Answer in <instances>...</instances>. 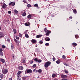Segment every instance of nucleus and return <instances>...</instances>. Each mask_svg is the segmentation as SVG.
Wrapping results in <instances>:
<instances>
[{
	"instance_id": "1",
	"label": "nucleus",
	"mask_w": 80,
	"mask_h": 80,
	"mask_svg": "<svg viewBox=\"0 0 80 80\" xmlns=\"http://www.w3.org/2000/svg\"><path fill=\"white\" fill-rule=\"evenodd\" d=\"M50 64H51V62L49 61L47 62L44 64V67L45 68H47L48 67H49L50 65Z\"/></svg>"
},
{
	"instance_id": "2",
	"label": "nucleus",
	"mask_w": 80,
	"mask_h": 80,
	"mask_svg": "<svg viewBox=\"0 0 80 80\" xmlns=\"http://www.w3.org/2000/svg\"><path fill=\"white\" fill-rule=\"evenodd\" d=\"M32 73V71L31 69H27L25 71V74H27V73Z\"/></svg>"
},
{
	"instance_id": "3",
	"label": "nucleus",
	"mask_w": 80,
	"mask_h": 80,
	"mask_svg": "<svg viewBox=\"0 0 80 80\" xmlns=\"http://www.w3.org/2000/svg\"><path fill=\"white\" fill-rule=\"evenodd\" d=\"M15 5V2H11L9 3V5L10 6H12V7H13Z\"/></svg>"
},
{
	"instance_id": "4",
	"label": "nucleus",
	"mask_w": 80,
	"mask_h": 80,
	"mask_svg": "<svg viewBox=\"0 0 80 80\" xmlns=\"http://www.w3.org/2000/svg\"><path fill=\"white\" fill-rule=\"evenodd\" d=\"M2 72L3 74H6L8 73V70L7 69H3L2 70Z\"/></svg>"
},
{
	"instance_id": "5",
	"label": "nucleus",
	"mask_w": 80,
	"mask_h": 80,
	"mask_svg": "<svg viewBox=\"0 0 80 80\" xmlns=\"http://www.w3.org/2000/svg\"><path fill=\"white\" fill-rule=\"evenodd\" d=\"M61 77L62 78H67L68 76H67L63 74H61Z\"/></svg>"
},
{
	"instance_id": "6",
	"label": "nucleus",
	"mask_w": 80,
	"mask_h": 80,
	"mask_svg": "<svg viewBox=\"0 0 80 80\" xmlns=\"http://www.w3.org/2000/svg\"><path fill=\"white\" fill-rule=\"evenodd\" d=\"M32 43L33 44V43H37V40L34 39H32V40H31Z\"/></svg>"
},
{
	"instance_id": "7",
	"label": "nucleus",
	"mask_w": 80,
	"mask_h": 80,
	"mask_svg": "<svg viewBox=\"0 0 80 80\" xmlns=\"http://www.w3.org/2000/svg\"><path fill=\"white\" fill-rule=\"evenodd\" d=\"M51 33V31L48 30H47L46 32V33L45 34V35H46V36H49L50 35V33Z\"/></svg>"
},
{
	"instance_id": "8",
	"label": "nucleus",
	"mask_w": 80,
	"mask_h": 80,
	"mask_svg": "<svg viewBox=\"0 0 80 80\" xmlns=\"http://www.w3.org/2000/svg\"><path fill=\"white\" fill-rule=\"evenodd\" d=\"M13 32H14V34H13L14 37H15V35H16V34H17V30H16V29L15 28L13 29Z\"/></svg>"
},
{
	"instance_id": "9",
	"label": "nucleus",
	"mask_w": 80,
	"mask_h": 80,
	"mask_svg": "<svg viewBox=\"0 0 80 80\" xmlns=\"http://www.w3.org/2000/svg\"><path fill=\"white\" fill-rule=\"evenodd\" d=\"M2 8H4V9H5V8H7V5L5 3H3V5H2Z\"/></svg>"
},
{
	"instance_id": "10",
	"label": "nucleus",
	"mask_w": 80,
	"mask_h": 80,
	"mask_svg": "<svg viewBox=\"0 0 80 80\" xmlns=\"http://www.w3.org/2000/svg\"><path fill=\"white\" fill-rule=\"evenodd\" d=\"M4 34H3V32H0V38H3Z\"/></svg>"
},
{
	"instance_id": "11",
	"label": "nucleus",
	"mask_w": 80,
	"mask_h": 80,
	"mask_svg": "<svg viewBox=\"0 0 80 80\" xmlns=\"http://www.w3.org/2000/svg\"><path fill=\"white\" fill-rule=\"evenodd\" d=\"M0 78H1V79H3V74L1 73H0ZM0 78V80H2Z\"/></svg>"
},
{
	"instance_id": "12",
	"label": "nucleus",
	"mask_w": 80,
	"mask_h": 80,
	"mask_svg": "<svg viewBox=\"0 0 80 80\" xmlns=\"http://www.w3.org/2000/svg\"><path fill=\"white\" fill-rule=\"evenodd\" d=\"M45 40H46V41H47L48 42L50 41V39L48 37H47L46 38H45Z\"/></svg>"
},
{
	"instance_id": "13",
	"label": "nucleus",
	"mask_w": 80,
	"mask_h": 80,
	"mask_svg": "<svg viewBox=\"0 0 80 80\" xmlns=\"http://www.w3.org/2000/svg\"><path fill=\"white\" fill-rule=\"evenodd\" d=\"M18 69L20 70H22L23 69V67L22 66H20L18 67Z\"/></svg>"
},
{
	"instance_id": "14",
	"label": "nucleus",
	"mask_w": 80,
	"mask_h": 80,
	"mask_svg": "<svg viewBox=\"0 0 80 80\" xmlns=\"http://www.w3.org/2000/svg\"><path fill=\"white\" fill-rule=\"evenodd\" d=\"M42 37V35H37L36 36V38H41Z\"/></svg>"
},
{
	"instance_id": "15",
	"label": "nucleus",
	"mask_w": 80,
	"mask_h": 80,
	"mask_svg": "<svg viewBox=\"0 0 80 80\" xmlns=\"http://www.w3.org/2000/svg\"><path fill=\"white\" fill-rule=\"evenodd\" d=\"M26 62L25 60V59H22L21 61V63H25Z\"/></svg>"
},
{
	"instance_id": "16",
	"label": "nucleus",
	"mask_w": 80,
	"mask_h": 80,
	"mask_svg": "<svg viewBox=\"0 0 80 80\" xmlns=\"http://www.w3.org/2000/svg\"><path fill=\"white\" fill-rule=\"evenodd\" d=\"M38 72L39 73H41L42 72V70L41 69H39L38 70Z\"/></svg>"
},
{
	"instance_id": "17",
	"label": "nucleus",
	"mask_w": 80,
	"mask_h": 80,
	"mask_svg": "<svg viewBox=\"0 0 80 80\" xmlns=\"http://www.w3.org/2000/svg\"><path fill=\"white\" fill-rule=\"evenodd\" d=\"M32 16L31 14H29L27 18H28V19L31 18H32Z\"/></svg>"
},
{
	"instance_id": "18",
	"label": "nucleus",
	"mask_w": 80,
	"mask_h": 80,
	"mask_svg": "<svg viewBox=\"0 0 80 80\" xmlns=\"http://www.w3.org/2000/svg\"><path fill=\"white\" fill-rule=\"evenodd\" d=\"M56 63H57V64H59L60 63V60L58 59L56 61Z\"/></svg>"
},
{
	"instance_id": "19",
	"label": "nucleus",
	"mask_w": 80,
	"mask_h": 80,
	"mask_svg": "<svg viewBox=\"0 0 80 80\" xmlns=\"http://www.w3.org/2000/svg\"><path fill=\"white\" fill-rule=\"evenodd\" d=\"M73 12L74 13H75V14H76V13H77V10L74 9L73 10Z\"/></svg>"
},
{
	"instance_id": "20",
	"label": "nucleus",
	"mask_w": 80,
	"mask_h": 80,
	"mask_svg": "<svg viewBox=\"0 0 80 80\" xmlns=\"http://www.w3.org/2000/svg\"><path fill=\"white\" fill-rule=\"evenodd\" d=\"M72 45H73V47H76V46H77V43L75 42H73V43H72Z\"/></svg>"
},
{
	"instance_id": "21",
	"label": "nucleus",
	"mask_w": 80,
	"mask_h": 80,
	"mask_svg": "<svg viewBox=\"0 0 80 80\" xmlns=\"http://www.w3.org/2000/svg\"><path fill=\"white\" fill-rule=\"evenodd\" d=\"M1 61L2 63H5V60L3 59H2Z\"/></svg>"
},
{
	"instance_id": "22",
	"label": "nucleus",
	"mask_w": 80,
	"mask_h": 80,
	"mask_svg": "<svg viewBox=\"0 0 80 80\" xmlns=\"http://www.w3.org/2000/svg\"><path fill=\"white\" fill-rule=\"evenodd\" d=\"M13 48H14V46H13V44H12L11 45V49L12 50H13Z\"/></svg>"
},
{
	"instance_id": "23",
	"label": "nucleus",
	"mask_w": 80,
	"mask_h": 80,
	"mask_svg": "<svg viewBox=\"0 0 80 80\" xmlns=\"http://www.w3.org/2000/svg\"><path fill=\"white\" fill-rule=\"evenodd\" d=\"M38 60L37 58H35V59H34V60L35 62H38Z\"/></svg>"
},
{
	"instance_id": "24",
	"label": "nucleus",
	"mask_w": 80,
	"mask_h": 80,
	"mask_svg": "<svg viewBox=\"0 0 80 80\" xmlns=\"http://www.w3.org/2000/svg\"><path fill=\"white\" fill-rule=\"evenodd\" d=\"M26 15H27V13H26V12H24L22 14V16L23 17H25Z\"/></svg>"
},
{
	"instance_id": "25",
	"label": "nucleus",
	"mask_w": 80,
	"mask_h": 80,
	"mask_svg": "<svg viewBox=\"0 0 80 80\" xmlns=\"http://www.w3.org/2000/svg\"><path fill=\"white\" fill-rule=\"evenodd\" d=\"M33 72L35 73H37V72H38V70H37L36 69H34Z\"/></svg>"
},
{
	"instance_id": "26",
	"label": "nucleus",
	"mask_w": 80,
	"mask_h": 80,
	"mask_svg": "<svg viewBox=\"0 0 80 80\" xmlns=\"http://www.w3.org/2000/svg\"><path fill=\"white\" fill-rule=\"evenodd\" d=\"M33 63V60H30L29 61V63L30 64H32Z\"/></svg>"
},
{
	"instance_id": "27",
	"label": "nucleus",
	"mask_w": 80,
	"mask_h": 80,
	"mask_svg": "<svg viewBox=\"0 0 80 80\" xmlns=\"http://www.w3.org/2000/svg\"><path fill=\"white\" fill-rule=\"evenodd\" d=\"M64 71L66 73H68V71L66 69H65Z\"/></svg>"
},
{
	"instance_id": "28",
	"label": "nucleus",
	"mask_w": 80,
	"mask_h": 80,
	"mask_svg": "<svg viewBox=\"0 0 80 80\" xmlns=\"http://www.w3.org/2000/svg\"><path fill=\"white\" fill-rule=\"evenodd\" d=\"M14 12L16 13H18V12L17 11L16 9L14 10Z\"/></svg>"
},
{
	"instance_id": "29",
	"label": "nucleus",
	"mask_w": 80,
	"mask_h": 80,
	"mask_svg": "<svg viewBox=\"0 0 80 80\" xmlns=\"http://www.w3.org/2000/svg\"><path fill=\"white\" fill-rule=\"evenodd\" d=\"M25 36L26 38H29V36H28V34H26L25 35Z\"/></svg>"
},
{
	"instance_id": "30",
	"label": "nucleus",
	"mask_w": 80,
	"mask_h": 80,
	"mask_svg": "<svg viewBox=\"0 0 80 80\" xmlns=\"http://www.w3.org/2000/svg\"><path fill=\"white\" fill-rule=\"evenodd\" d=\"M52 77L53 78H55V77H56V75H55V74H53L52 75Z\"/></svg>"
},
{
	"instance_id": "31",
	"label": "nucleus",
	"mask_w": 80,
	"mask_h": 80,
	"mask_svg": "<svg viewBox=\"0 0 80 80\" xmlns=\"http://www.w3.org/2000/svg\"><path fill=\"white\" fill-rule=\"evenodd\" d=\"M36 66H37V65H36V64H34L32 66V67L33 68H35V67H36Z\"/></svg>"
},
{
	"instance_id": "32",
	"label": "nucleus",
	"mask_w": 80,
	"mask_h": 80,
	"mask_svg": "<svg viewBox=\"0 0 80 80\" xmlns=\"http://www.w3.org/2000/svg\"><path fill=\"white\" fill-rule=\"evenodd\" d=\"M63 64H64V65H66V66H68V65L67 62H64Z\"/></svg>"
},
{
	"instance_id": "33",
	"label": "nucleus",
	"mask_w": 80,
	"mask_h": 80,
	"mask_svg": "<svg viewBox=\"0 0 80 80\" xmlns=\"http://www.w3.org/2000/svg\"><path fill=\"white\" fill-rule=\"evenodd\" d=\"M27 7H28V8H30V7H31V5H30V4H28Z\"/></svg>"
},
{
	"instance_id": "34",
	"label": "nucleus",
	"mask_w": 80,
	"mask_h": 80,
	"mask_svg": "<svg viewBox=\"0 0 80 80\" xmlns=\"http://www.w3.org/2000/svg\"><path fill=\"white\" fill-rule=\"evenodd\" d=\"M38 63H40V62H42V60L41 59H38Z\"/></svg>"
},
{
	"instance_id": "35",
	"label": "nucleus",
	"mask_w": 80,
	"mask_h": 80,
	"mask_svg": "<svg viewBox=\"0 0 80 80\" xmlns=\"http://www.w3.org/2000/svg\"><path fill=\"white\" fill-rule=\"evenodd\" d=\"M23 2H24V3H27V2L26 0H23Z\"/></svg>"
},
{
	"instance_id": "36",
	"label": "nucleus",
	"mask_w": 80,
	"mask_h": 80,
	"mask_svg": "<svg viewBox=\"0 0 80 80\" xmlns=\"http://www.w3.org/2000/svg\"><path fill=\"white\" fill-rule=\"evenodd\" d=\"M45 45L46 46H47L48 47V46H49V44L48 43H45Z\"/></svg>"
},
{
	"instance_id": "37",
	"label": "nucleus",
	"mask_w": 80,
	"mask_h": 80,
	"mask_svg": "<svg viewBox=\"0 0 80 80\" xmlns=\"http://www.w3.org/2000/svg\"><path fill=\"white\" fill-rule=\"evenodd\" d=\"M3 52H0V55L1 56H3Z\"/></svg>"
},
{
	"instance_id": "38",
	"label": "nucleus",
	"mask_w": 80,
	"mask_h": 80,
	"mask_svg": "<svg viewBox=\"0 0 80 80\" xmlns=\"http://www.w3.org/2000/svg\"><path fill=\"white\" fill-rule=\"evenodd\" d=\"M75 37L76 38H78V35H75Z\"/></svg>"
},
{
	"instance_id": "39",
	"label": "nucleus",
	"mask_w": 80,
	"mask_h": 80,
	"mask_svg": "<svg viewBox=\"0 0 80 80\" xmlns=\"http://www.w3.org/2000/svg\"><path fill=\"white\" fill-rule=\"evenodd\" d=\"M43 41H40L39 43L40 44H42V43H43Z\"/></svg>"
},
{
	"instance_id": "40",
	"label": "nucleus",
	"mask_w": 80,
	"mask_h": 80,
	"mask_svg": "<svg viewBox=\"0 0 80 80\" xmlns=\"http://www.w3.org/2000/svg\"><path fill=\"white\" fill-rule=\"evenodd\" d=\"M25 26H29V25L28 24V23L27 22L25 23Z\"/></svg>"
},
{
	"instance_id": "41",
	"label": "nucleus",
	"mask_w": 80,
	"mask_h": 80,
	"mask_svg": "<svg viewBox=\"0 0 80 80\" xmlns=\"http://www.w3.org/2000/svg\"><path fill=\"white\" fill-rule=\"evenodd\" d=\"M22 73V72L21 71H19L18 72V75H20V73Z\"/></svg>"
},
{
	"instance_id": "42",
	"label": "nucleus",
	"mask_w": 80,
	"mask_h": 80,
	"mask_svg": "<svg viewBox=\"0 0 80 80\" xmlns=\"http://www.w3.org/2000/svg\"><path fill=\"white\" fill-rule=\"evenodd\" d=\"M34 7H38V4H36L34 5Z\"/></svg>"
},
{
	"instance_id": "43",
	"label": "nucleus",
	"mask_w": 80,
	"mask_h": 80,
	"mask_svg": "<svg viewBox=\"0 0 80 80\" xmlns=\"http://www.w3.org/2000/svg\"><path fill=\"white\" fill-rule=\"evenodd\" d=\"M47 29L46 28H45L44 29V31L45 32V33H46V32H47Z\"/></svg>"
},
{
	"instance_id": "44",
	"label": "nucleus",
	"mask_w": 80,
	"mask_h": 80,
	"mask_svg": "<svg viewBox=\"0 0 80 80\" xmlns=\"http://www.w3.org/2000/svg\"><path fill=\"white\" fill-rule=\"evenodd\" d=\"M62 58L64 59H65V58H66V57L65 56V55H63L62 56Z\"/></svg>"
},
{
	"instance_id": "45",
	"label": "nucleus",
	"mask_w": 80,
	"mask_h": 80,
	"mask_svg": "<svg viewBox=\"0 0 80 80\" xmlns=\"http://www.w3.org/2000/svg\"><path fill=\"white\" fill-rule=\"evenodd\" d=\"M22 34L19 33V37H22Z\"/></svg>"
},
{
	"instance_id": "46",
	"label": "nucleus",
	"mask_w": 80,
	"mask_h": 80,
	"mask_svg": "<svg viewBox=\"0 0 80 80\" xmlns=\"http://www.w3.org/2000/svg\"><path fill=\"white\" fill-rule=\"evenodd\" d=\"M2 48H5V46L2 45Z\"/></svg>"
},
{
	"instance_id": "47",
	"label": "nucleus",
	"mask_w": 80,
	"mask_h": 80,
	"mask_svg": "<svg viewBox=\"0 0 80 80\" xmlns=\"http://www.w3.org/2000/svg\"><path fill=\"white\" fill-rule=\"evenodd\" d=\"M7 41L8 42H10V39L8 38L7 39Z\"/></svg>"
},
{
	"instance_id": "48",
	"label": "nucleus",
	"mask_w": 80,
	"mask_h": 80,
	"mask_svg": "<svg viewBox=\"0 0 80 80\" xmlns=\"http://www.w3.org/2000/svg\"><path fill=\"white\" fill-rule=\"evenodd\" d=\"M16 39H17V40L19 39V37L17 36H16Z\"/></svg>"
},
{
	"instance_id": "49",
	"label": "nucleus",
	"mask_w": 80,
	"mask_h": 80,
	"mask_svg": "<svg viewBox=\"0 0 80 80\" xmlns=\"http://www.w3.org/2000/svg\"><path fill=\"white\" fill-rule=\"evenodd\" d=\"M3 49L2 48H0V52H2Z\"/></svg>"
},
{
	"instance_id": "50",
	"label": "nucleus",
	"mask_w": 80,
	"mask_h": 80,
	"mask_svg": "<svg viewBox=\"0 0 80 80\" xmlns=\"http://www.w3.org/2000/svg\"><path fill=\"white\" fill-rule=\"evenodd\" d=\"M14 41H15V42L17 43L18 40L16 39H14Z\"/></svg>"
},
{
	"instance_id": "51",
	"label": "nucleus",
	"mask_w": 80,
	"mask_h": 80,
	"mask_svg": "<svg viewBox=\"0 0 80 80\" xmlns=\"http://www.w3.org/2000/svg\"><path fill=\"white\" fill-rule=\"evenodd\" d=\"M12 13L11 11H8V13H9V14H10Z\"/></svg>"
},
{
	"instance_id": "52",
	"label": "nucleus",
	"mask_w": 80,
	"mask_h": 80,
	"mask_svg": "<svg viewBox=\"0 0 80 80\" xmlns=\"http://www.w3.org/2000/svg\"><path fill=\"white\" fill-rule=\"evenodd\" d=\"M61 80H68V79L66 78L62 79Z\"/></svg>"
},
{
	"instance_id": "53",
	"label": "nucleus",
	"mask_w": 80,
	"mask_h": 80,
	"mask_svg": "<svg viewBox=\"0 0 80 80\" xmlns=\"http://www.w3.org/2000/svg\"><path fill=\"white\" fill-rule=\"evenodd\" d=\"M52 60H53V61H55V60H56L55 58H52Z\"/></svg>"
},
{
	"instance_id": "54",
	"label": "nucleus",
	"mask_w": 80,
	"mask_h": 80,
	"mask_svg": "<svg viewBox=\"0 0 80 80\" xmlns=\"http://www.w3.org/2000/svg\"><path fill=\"white\" fill-rule=\"evenodd\" d=\"M20 41L18 40V41L17 43H20Z\"/></svg>"
},
{
	"instance_id": "55",
	"label": "nucleus",
	"mask_w": 80,
	"mask_h": 80,
	"mask_svg": "<svg viewBox=\"0 0 80 80\" xmlns=\"http://www.w3.org/2000/svg\"><path fill=\"white\" fill-rule=\"evenodd\" d=\"M9 80H12V78H11L9 79Z\"/></svg>"
},
{
	"instance_id": "56",
	"label": "nucleus",
	"mask_w": 80,
	"mask_h": 80,
	"mask_svg": "<svg viewBox=\"0 0 80 80\" xmlns=\"http://www.w3.org/2000/svg\"><path fill=\"white\" fill-rule=\"evenodd\" d=\"M69 18H70V19H72V16H70L69 17Z\"/></svg>"
},
{
	"instance_id": "57",
	"label": "nucleus",
	"mask_w": 80,
	"mask_h": 80,
	"mask_svg": "<svg viewBox=\"0 0 80 80\" xmlns=\"http://www.w3.org/2000/svg\"><path fill=\"white\" fill-rule=\"evenodd\" d=\"M12 57L13 58H13H14V55L12 56Z\"/></svg>"
},
{
	"instance_id": "58",
	"label": "nucleus",
	"mask_w": 80,
	"mask_h": 80,
	"mask_svg": "<svg viewBox=\"0 0 80 80\" xmlns=\"http://www.w3.org/2000/svg\"><path fill=\"white\" fill-rule=\"evenodd\" d=\"M35 47H37V44L35 45Z\"/></svg>"
},
{
	"instance_id": "59",
	"label": "nucleus",
	"mask_w": 80,
	"mask_h": 80,
	"mask_svg": "<svg viewBox=\"0 0 80 80\" xmlns=\"http://www.w3.org/2000/svg\"><path fill=\"white\" fill-rule=\"evenodd\" d=\"M23 78H24L25 79H26V78L25 77H24Z\"/></svg>"
},
{
	"instance_id": "60",
	"label": "nucleus",
	"mask_w": 80,
	"mask_h": 80,
	"mask_svg": "<svg viewBox=\"0 0 80 80\" xmlns=\"http://www.w3.org/2000/svg\"><path fill=\"white\" fill-rule=\"evenodd\" d=\"M1 27H0V30H1Z\"/></svg>"
},
{
	"instance_id": "61",
	"label": "nucleus",
	"mask_w": 80,
	"mask_h": 80,
	"mask_svg": "<svg viewBox=\"0 0 80 80\" xmlns=\"http://www.w3.org/2000/svg\"><path fill=\"white\" fill-rule=\"evenodd\" d=\"M37 8H38V7H37Z\"/></svg>"
},
{
	"instance_id": "62",
	"label": "nucleus",
	"mask_w": 80,
	"mask_h": 80,
	"mask_svg": "<svg viewBox=\"0 0 80 80\" xmlns=\"http://www.w3.org/2000/svg\"><path fill=\"white\" fill-rule=\"evenodd\" d=\"M41 12V11H40V12Z\"/></svg>"
},
{
	"instance_id": "63",
	"label": "nucleus",
	"mask_w": 80,
	"mask_h": 80,
	"mask_svg": "<svg viewBox=\"0 0 80 80\" xmlns=\"http://www.w3.org/2000/svg\"><path fill=\"white\" fill-rule=\"evenodd\" d=\"M68 60V61H69V60Z\"/></svg>"
},
{
	"instance_id": "64",
	"label": "nucleus",
	"mask_w": 80,
	"mask_h": 80,
	"mask_svg": "<svg viewBox=\"0 0 80 80\" xmlns=\"http://www.w3.org/2000/svg\"><path fill=\"white\" fill-rule=\"evenodd\" d=\"M28 0V1H29V0Z\"/></svg>"
}]
</instances>
